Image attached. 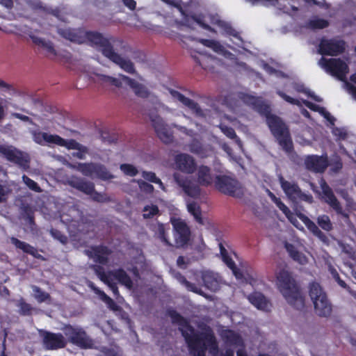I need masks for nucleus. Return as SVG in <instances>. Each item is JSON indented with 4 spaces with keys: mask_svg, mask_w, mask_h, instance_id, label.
Here are the masks:
<instances>
[{
    "mask_svg": "<svg viewBox=\"0 0 356 356\" xmlns=\"http://www.w3.org/2000/svg\"><path fill=\"white\" fill-rule=\"evenodd\" d=\"M169 315L172 323L179 325V329L193 356H205V351L207 348L209 349L211 353L216 354L218 346L213 333L209 327L204 326L201 332L198 333L185 318L175 311H170Z\"/></svg>",
    "mask_w": 356,
    "mask_h": 356,
    "instance_id": "nucleus-1",
    "label": "nucleus"
},
{
    "mask_svg": "<svg viewBox=\"0 0 356 356\" xmlns=\"http://www.w3.org/2000/svg\"><path fill=\"white\" fill-rule=\"evenodd\" d=\"M84 33L85 40L87 39L92 44L102 47L101 51L104 56L118 65L126 72L132 74H136L134 63L115 52L113 46L101 33L97 32H84Z\"/></svg>",
    "mask_w": 356,
    "mask_h": 356,
    "instance_id": "nucleus-2",
    "label": "nucleus"
},
{
    "mask_svg": "<svg viewBox=\"0 0 356 356\" xmlns=\"http://www.w3.org/2000/svg\"><path fill=\"white\" fill-rule=\"evenodd\" d=\"M277 284L287 302L298 310L305 307V298L291 274L282 270L277 275Z\"/></svg>",
    "mask_w": 356,
    "mask_h": 356,
    "instance_id": "nucleus-3",
    "label": "nucleus"
},
{
    "mask_svg": "<svg viewBox=\"0 0 356 356\" xmlns=\"http://www.w3.org/2000/svg\"><path fill=\"white\" fill-rule=\"evenodd\" d=\"M318 64L327 72L344 81L346 89L356 100V87L345 81L346 76L348 73V67L344 61L339 58L326 59L321 58L318 61Z\"/></svg>",
    "mask_w": 356,
    "mask_h": 356,
    "instance_id": "nucleus-4",
    "label": "nucleus"
},
{
    "mask_svg": "<svg viewBox=\"0 0 356 356\" xmlns=\"http://www.w3.org/2000/svg\"><path fill=\"white\" fill-rule=\"evenodd\" d=\"M266 117V122L273 134L277 138L280 145L287 153H290L293 149V143L289 129L280 118L270 114H263Z\"/></svg>",
    "mask_w": 356,
    "mask_h": 356,
    "instance_id": "nucleus-5",
    "label": "nucleus"
},
{
    "mask_svg": "<svg viewBox=\"0 0 356 356\" xmlns=\"http://www.w3.org/2000/svg\"><path fill=\"white\" fill-rule=\"evenodd\" d=\"M319 184L323 193L322 198L337 212V214L340 215L343 218L345 223L348 227L353 228L354 226L350 220L349 215L343 211L342 207L334 195L332 188L323 179L320 180Z\"/></svg>",
    "mask_w": 356,
    "mask_h": 356,
    "instance_id": "nucleus-6",
    "label": "nucleus"
},
{
    "mask_svg": "<svg viewBox=\"0 0 356 356\" xmlns=\"http://www.w3.org/2000/svg\"><path fill=\"white\" fill-rule=\"evenodd\" d=\"M77 170L85 176L97 178L103 181L110 180L115 177L104 165L99 163H79Z\"/></svg>",
    "mask_w": 356,
    "mask_h": 356,
    "instance_id": "nucleus-7",
    "label": "nucleus"
},
{
    "mask_svg": "<svg viewBox=\"0 0 356 356\" xmlns=\"http://www.w3.org/2000/svg\"><path fill=\"white\" fill-rule=\"evenodd\" d=\"M278 179L284 193L293 203H298L299 201L313 202V197L304 193L296 183L285 180L281 175H279Z\"/></svg>",
    "mask_w": 356,
    "mask_h": 356,
    "instance_id": "nucleus-8",
    "label": "nucleus"
},
{
    "mask_svg": "<svg viewBox=\"0 0 356 356\" xmlns=\"http://www.w3.org/2000/svg\"><path fill=\"white\" fill-rule=\"evenodd\" d=\"M170 221L174 231L175 246L178 248L184 247L190 240V227L179 218L171 217Z\"/></svg>",
    "mask_w": 356,
    "mask_h": 356,
    "instance_id": "nucleus-9",
    "label": "nucleus"
},
{
    "mask_svg": "<svg viewBox=\"0 0 356 356\" xmlns=\"http://www.w3.org/2000/svg\"><path fill=\"white\" fill-rule=\"evenodd\" d=\"M173 179L186 195L194 198L200 195V186L191 177L175 172L173 175Z\"/></svg>",
    "mask_w": 356,
    "mask_h": 356,
    "instance_id": "nucleus-10",
    "label": "nucleus"
},
{
    "mask_svg": "<svg viewBox=\"0 0 356 356\" xmlns=\"http://www.w3.org/2000/svg\"><path fill=\"white\" fill-rule=\"evenodd\" d=\"M0 154L8 161L17 164L23 169L29 168L30 158L28 154L18 150L12 145H0Z\"/></svg>",
    "mask_w": 356,
    "mask_h": 356,
    "instance_id": "nucleus-11",
    "label": "nucleus"
},
{
    "mask_svg": "<svg viewBox=\"0 0 356 356\" xmlns=\"http://www.w3.org/2000/svg\"><path fill=\"white\" fill-rule=\"evenodd\" d=\"M149 115L157 136L165 143H172L174 139L173 132L163 118L155 113H150Z\"/></svg>",
    "mask_w": 356,
    "mask_h": 356,
    "instance_id": "nucleus-12",
    "label": "nucleus"
},
{
    "mask_svg": "<svg viewBox=\"0 0 356 356\" xmlns=\"http://www.w3.org/2000/svg\"><path fill=\"white\" fill-rule=\"evenodd\" d=\"M216 186L220 192L226 195L241 197L243 194L240 184L228 176H217Z\"/></svg>",
    "mask_w": 356,
    "mask_h": 356,
    "instance_id": "nucleus-13",
    "label": "nucleus"
},
{
    "mask_svg": "<svg viewBox=\"0 0 356 356\" xmlns=\"http://www.w3.org/2000/svg\"><path fill=\"white\" fill-rule=\"evenodd\" d=\"M64 332L71 343L82 348H90L93 345L92 340L81 328L67 325L64 328Z\"/></svg>",
    "mask_w": 356,
    "mask_h": 356,
    "instance_id": "nucleus-14",
    "label": "nucleus"
},
{
    "mask_svg": "<svg viewBox=\"0 0 356 356\" xmlns=\"http://www.w3.org/2000/svg\"><path fill=\"white\" fill-rule=\"evenodd\" d=\"M42 338L44 347L47 350H56L65 347L67 341L63 334L52 333L43 330H38Z\"/></svg>",
    "mask_w": 356,
    "mask_h": 356,
    "instance_id": "nucleus-15",
    "label": "nucleus"
},
{
    "mask_svg": "<svg viewBox=\"0 0 356 356\" xmlns=\"http://www.w3.org/2000/svg\"><path fill=\"white\" fill-rule=\"evenodd\" d=\"M344 50V43L336 39H323L318 48V53L324 55L335 56Z\"/></svg>",
    "mask_w": 356,
    "mask_h": 356,
    "instance_id": "nucleus-16",
    "label": "nucleus"
},
{
    "mask_svg": "<svg viewBox=\"0 0 356 356\" xmlns=\"http://www.w3.org/2000/svg\"><path fill=\"white\" fill-rule=\"evenodd\" d=\"M177 168L187 174H193L197 169L195 159L188 154H179L175 158Z\"/></svg>",
    "mask_w": 356,
    "mask_h": 356,
    "instance_id": "nucleus-17",
    "label": "nucleus"
},
{
    "mask_svg": "<svg viewBox=\"0 0 356 356\" xmlns=\"http://www.w3.org/2000/svg\"><path fill=\"white\" fill-rule=\"evenodd\" d=\"M33 136V141L40 145H56L60 146L63 141V138L56 134H51L47 132H42L40 131L33 130L31 131Z\"/></svg>",
    "mask_w": 356,
    "mask_h": 356,
    "instance_id": "nucleus-18",
    "label": "nucleus"
},
{
    "mask_svg": "<svg viewBox=\"0 0 356 356\" xmlns=\"http://www.w3.org/2000/svg\"><path fill=\"white\" fill-rule=\"evenodd\" d=\"M307 169L316 172H323L328 165L327 157L316 155L308 156L305 160Z\"/></svg>",
    "mask_w": 356,
    "mask_h": 356,
    "instance_id": "nucleus-19",
    "label": "nucleus"
},
{
    "mask_svg": "<svg viewBox=\"0 0 356 356\" xmlns=\"http://www.w3.org/2000/svg\"><path fill=\"white\" fill-rule=\"evenodd\" d=\"M85 253L95 262L105 264L108 261V257L111 254V251L106 247L95 246L86 250Z\"/></svg>",
    "mask_w": 356,
    "mask_h": 356,
    "instance_id": "nucleus-20",
    "label": "nucleus"
},
{
    "mask_svg": "<svg viewBox=\"0 0 356 356\" xmlns=\"http://www.w3.org/2000/svg\"><path fill=\"white\" fill-rule=\"evenodd\" d=\"M67 183L70 186L88 195L93 192L95 188L94 183L77 177H71L67 179Z\"/></svg>",
    "mask_w": 356,
    "mask_h": 356,
    "instance_id": "nucleus-21",
    "label": "nucleus"
},
{
    "mask_svg": "<svg viewBox=\"0 0 356 356\" xmlns=\"http://www.w3.org/2000/svg\"><path fill=\"white\" fill-rule=\"evenodd\" d=\"M60 146L64 147L69 150H78L77 152H74L72 155L73 156L76 157L79 159H83L85 158L86 154H87L88 152V149L87 147L80 144L74 139L65 140L63 138V141L61 142Z\"/></svg>",
    "mask_w": 356,
    "mask_h": 356,
    "instance_id": "nucleus-22",
    "label": "nucleus"
},
{
    "mask_svg": "<svg viewBox=\"0 0 356 356\" xmlns=\"http://www.w3.org/2000/svg\"><path fill=\"white\" fill-rule=\"evenodd\" d=\"M120 78L124 81L134 91L136 95L141 98H147L149 95V92L147 88L142 83H138L127 76L120 74Z\"/></svg>",
    "mask_w": 356,
    "mask_h": 356,
    "instance_id": "nucleus-23",
    "label": "nucleus"
},
{
    "mask_svg": "<svg viewBox=\"0 0 356 356\" xmlns=\"http://www.w3.org/2000/svg\"><path fill=\"white\" fill-rule=\"evenodd\" d=\"M196 170L197 181L200 186H208L213 183V177L209 167L202 165Z\"/></svg>",
    "mask_w": 356,
    "mask_h": 356,
    "instance_id": "nucleus-24",
    "label": "nucleus"
},
{
    "mask_svg": "<svg viewBox=\"0 0 356 356\" xmlns=\"http://www.w3.org/2000/svg\"><path fill=\"white\" fill-rule=\"evenodd\" d=\"M171 95L172 97L179 102H181L183 104L188 106L190 109H191L197 115L203 116L204 113L199 105L195 102L193 100L185 97L178 91L171 90Z\"/></svg>",
    "mask_w": 356,
    "mask_h": 356,
    "instance_id": "nucleus-25",
    "label": "nucleus"
},
{
    "mask_svg": "<svg viewBox=\"0 0 356 356\" xmlns=\"http://www.w3.org/2000/svg\"><path fill=\"white\" fill-rule=\"evenodd\" d=\"M313 305L314 312L318 316L327 317L332 314V306L327 297L316 301Z\"/></svg>",
    "mask_w": 356,
    "mask_h": 356,
    "instance_id": "nucleus-26",
    "label": "nucleus"
},
{
    "mask_svg": "<svg viewBox=\"0 0 356 356\" xmlns=\"http://www.w3.org/2000/svg\"><path fill=\"white\" fill-rule=\"evenodd\" d=\"M298 216L302 220L307 229L316 236H317L323 243H327L328 238L325 234L318 227V226L311 220L307 216L302 213H298Z\"/></svg>",
    "mask_w": 356,
    "mask_h": 356,
    "instance_id": "nucleus-27",
    "label": "nucleus"
},
{
    "mask_svg": "<svg viewBox=\"0 0 356 356\" xmlns=\"http://www.w3.org/2000/svg\"><path fill=\"white\" fill-rule=\"evenodd\" d=\"M202 279L204 285L212 291H217L220 287V282L218 276L210 271L202 272Z\"/></svg>",
    "mask_w": 356,
    "mask_h": 356,
    "instance_id": "nucleus-28",
    "label": "nucleus"
},
{
    "mask_svg": "<svg viewBox=\"0 0 356 356\" xmlns=\"http://www.w3.org/2000/svg\"><path fill=\"white\" fill-rule=\"evenodd\" d=\"M243 100L245 104L252 106L262 115L269 113V106L265 104L261 98L246 95L243 96Z\"/></svg>",
    "mask_w": 356,
    "mask_h": 356,
    "instance_id": "nucleus-29",
    "label": "nucleus"
},
{
    "mask_svg": "<svg viewBox=\"0 0 356 356\" xmlns=\"http://www.w3.org/2000/svg\"><path fill=\"white\" fill-rule=\"evenodd\" d=\"M59 34L71 42L81 44L85 42L84 31L81 30L59 29Z\"/></svg>",
    "mask_w": 356,
    "mask_h": 356,
    "instance_id": "nucleus-30",
    "label": "nucleus"
},
{
    "mask_svg": "<svg viewBox=\"0 0 356 356\" xmlns=\"http://www.w3.org/2000/svg\"><path fill=\"white\" fill-rule=\"evenodd\" d=\"M309 296L313 303L327 297L323 288L319 283L316 282L309 284Z\"/></svg>",
    "mask_w": 356,
    "mask_h": 356,
    "instance_id": "nucleus-31",
    "label": "nucleus"
},
{
    "mask_svg": "<svg viewBox=\"0 0 356 356\" xmlns=\"http://www.w3.org/2000/svg\"><path fill=\"white\" fill-rule=\"evenodd\" d=\"M111 278L117 280L120 284L125 286L127 289H131L133 287V282L127 273L122 269H118L109 271Z\"/></svg>",
    "mask_w": 356,
    "mask_h": 356,
    "instance_id": "nucleus-32",
    "label": "nucleus"
},
{
    "mask_svg": "<svg viewBox=\"0 0 356 356\" xmlns=\"http://www.w3.org/2000/svg\"><path fill=\"white\" fill-rule=\"evenodd\" d=\"M186 208L188 213L192 215L197 222L200 225H205V220L202 217L200 206L194 201H188L186 203Z\"/></svg>",
    "mask_w": 356,
    "mask_h": 356,
    "instance_id": "nucleus-33",
    "label": "nucleus"
},
{
    "mask_svg": "<svg viewBox=\"0 0 356 356\" xmlns=\"http://www.w3.org/2000/svg\"><path fill=\"white\" fill-rule=\"evenodd\" d=\"M182 118L184 120L180 123H172V127L187 136H193V130L192 129V125L193 123L191 119L186 117L185 115H183Z\"/></svg>",
    "mask_w": 356,
    "mask_h": 356,
    "instance_id": "nucleus-34",
    "label": "nucleus"
},
{
    "mask_svg": "<svg viewBox=\"0 0 356 356\" xmlns=\"http://www.w3.org/2000/svg\"><path fill=\"white\" fill-rule=\"evenodd\" d=\"M248 300L252 305L259 309L268 310L269 309V303L265 297L260 293H253L248 296Z\"/></svg>",
    "mask_w": 356,
    "mask_h": 356,
    "instance_id": "nucleus-35",
    "label": "nucleus"
},
{
    "mask_svg": "<svg viewBox=\"0 0 356 356\" xmlns=\"http://www.w3.org/2000/svg\"><path fill=\"white\" fill-rule=\"evenodd\" d=\"M168 229L162 223H158L154 228V236L161 241L163 243L168 246H172V243L170 242L167 237Z\"/></svg>",
    "mask_w": 356,
    "mask_h": 356,
    "instance_id": "nucleus-36",
    "label": "nucleus"
},
{
    "mask_svg": "<svg viewBox=\"0 0 356 356\" xmlns=\"http://www.w3.org/2000/svg\"><path fill=\"white\" fill-rule=\"evenodd\" d=\"M11 243L15 245L16 248L21 249L24 252L29 253L36 258H39L41 256L38 254V250L25 242L21 241L15 237L10 238Z\"/></svg>",
    "mask_w": 356,
    "mask_h": 356,
    "instance_id": "nucleus-37",
    "label": "nucleus"
},
{
    "mask_svg": "<svg viewBox=\"0 0 356 356\" xmlns=\"http://www.w3.org/2000/svg\"><path fill=\"white\" fill-rule=\"evenodd\" d=\"M285 248L293 260L296 261L300 264H305L307 263V258L302 253L298 251L294 245L286 243Z\"/></svg>",
    "mask_w": 356,
    "mask_h": 356,
    "instance_id": "nucleus-38",
    "label": "nucleus"
},
{
    "mask_svg": "<svg viewBox=\"0 0 356 356\" xmlns=\"http://www.w3.org/2000/svg\"><path fill=\"white\" fill-rule=\"evenodd\" d=\"M89 286L92 289V291L99 296L102 300H103L111 309L113 311H118L120 309V307L117 305L110 297H108L104 292L95 287L92 283H90Z\"/></svg>",
    "mask_w": 356,
    "mask_h": 356,
    "instance_id": "nucleus-39",
    "label": "nucleus"
},
{
    "mask_svg": "<svg viewBox=\"0 0 356 356\" xmlns=\"http://www.w3.org/2000/svg\"><path fill=\"white\" fill-rule=\"evenodd\" d=\"M222 337L228 344L242 348L243 340L241 337L234 331L225 330L222 334Z\"/></svg>",
    "mask_w": 356,
    "mask_h": 356,
    "instance_id": "nucleus-40",
    "label": "nucleus"
},
{
    "mask_svg": "<svg viewBox=\"0 0 356 356\" xmlns=\"http://www.w3.org/2000/svg\"><path fill=\"white\" fill-rule=\"evenodd\" d=\"M303 103L308 108L318 111L320 113H321L324 118L329 122L332 125H334V122L335 120L334 118L332 117L329 112H327L324 108L316 106L308 101H304Z\"/></svg>",
    "mask_w": 356,
    "mask_h": 356,
    "instance_id": "nucleus-41",
    "label": "nucleus"
},
{
    "mask_svg": "<svg viewBox=\"0 0 356 356\" xmlns=\"http://www.w3.org/2000/svg\"><path fill=\"white\" fill-rule=\"evenodd\" d=\"M329 22L323 19L313 17L307 23L306 26L311 29H321L328 26Z\"/></svg>",
    "mask_w": 356,
    "mask_h": 356,
    "instance_id": "nucleus-42",
    "label": "nucleus"
},
{
    "mask_svg": "<svg viewBox=\"0 0 356 356\" xmlns=\"http://www.w3.org/2000/svg\"><path fill=\"white\" fill-rule=\"evenodd\" d=\"M198 42L203 45L212 49L215 52L220 54L224 47L218 41L213 40L199 39Z\"/></svg>",
    "mask_w": 356,
    "mask_h": 356,
    "instance_id": "nucleus-43",
    "label": "nucleus"
},
{
    "mask_svg": "<svg viewBox=\"0 0 356 356\" xmlns=\"http://www.w3.org/2000/svg\"><path fill=\"white\" fill-rule=\"evenodd\" d=\"M32 290L33 292V296L38 300V302H43L51 301L50 295L42 291L38 286H32Z\"/></svg>",
    "mask_w": 356,
    "mask_h": 356,
    "instance_id": "nucleus-44",
    "label": "nucleus"
},
{
    "mask_svg": "<svg viewBox=\"0 0 356 356\" xmlns=\"http://www.w3.org/2000/svg\"><path fill=\"white\" fill-rule=\"evenodd\" d=\"M177 279H178L179 282L181 284H184L188 291H193V292L200 294L201 296H204L203 291H202V289L200 288L197 286L195 284H192V283L189 282L188 281H187L186 279L181 275L179 274L177 276Z\"/></svg>",
    "mask_w": 356,
    "mask_h": 356,
    "instance_id": "nucleus-45",
    "label": "nucleus"
},
{
    "mask_svg": "<svg viewBox=\"0 0 356 356\" xmlns=\"http://www.w3.org/2000/svg\"><path fill=\"white\" fill-rule=\"evenodd\" d=\"M95 75L98 77L99 81L103 83H108L118 88H121L122 86V81L119 79L98 73H96Z\"/></svg>",
    "mask_w": 356,
    "mask_h": 356,
    "instance_id": "nucleus-46",
    "label": "nucleus"
},
{
    "mask_svg": "<svg viewBox=\"0 0 356 356\" xmlns=\"http://www.w3.org/2000/svg\"><path fill=\"white\" fill-rule=\"evenodd\" d=\"M159 214V209L156 205L149 204L144 207L143 209V216L145 219L152 218Z\"/></svg>",
    "mask_w": 356,
    "mask_h": 356,
    "instance_id": "nucleus-47",
    "label": "nucleus"
},
{
    "mask_svg": "<svg viewBox=\"0 0 356 356\" xmlns=\"http://www.w3.org/2000/svg\"><path fill=\"white\" fill-rule=\"evenodd\" d=\"M318 225L325 231L330 232L333 229L330 217L327 215L319 216L317 219Z\"/></svg>",
    "mask_w": 356,
    "mask_h": 356,
    "instance_id": "nucleus-48",
    "label": "nucleus"
},
{
    "mask_svg": "<svg viewBox=\"0 0 356 356\" xmlns=\"http://www.w3.org/2000/svg\"><path fill=\"white\" fill-rule=\"evenodd\" d=\"M220 129H221L222 132L228 138L231 139H235V141L236 144L238 145V147L240 148H242V143L240 140V139L237 138L236 133L232 128L225 126L224 124H220Z\"/></svg>",
    "mask_w": 356,
    "mask_h": 356,
    "instance_id": "nucleus-49",
    "label": "nucleus"
},
{
    "mask_svg": "<svg viewBox=\"0 0 356 356\" xmlns=\"http://www.w3.org/2000/svg\"><path fill=\"white\" fill-rule=\"evenodd\" d=\"M214 23L221 27L226 33L235 37L241 42H242V40L238 35V33L234 30L227 23L220 19H216Z\"/></svg>",
    "mask_w": 356,
    "mask_h": 356,
    "instance_id": "nucleus-50",
    "label": "nucleus"
},
{
    "mask_svg": "<svg viewBox=\"0 0 356 356\" xmlns=\"http://www.w3.org/2000/svg\"><path fill=\"white\" fill-rule=\"evenodd\" d=\"M31 38L35 44L42 46L43 48H44L49 52L55 54V51H54L53 44L51 42H47V41L44 40L43 39L38 38L37 36H35V35H31Z\"/></svg>",
    "mask_w": 356,
    "mask_h": 356,
    "instance_id": "nucleus-51",
    "label": "nucleus"
},
{
    "mask_svg": "<svg viewBox=\"0 0 356 356\" xmlns=\"http://www.w3.org/2000/svg\"><path fill=\"white\" fill-rule=\"evenodd\" d=\"M142 176L145 179H146L149 181H151V182H153L155 184H158L162 190H165V187H164L162 181H161L160 179L156 177L155 173H154L152 172L143 171Z\"/></svg>",
    "mask_w": 356,
    "mask_h": 356,
    "instance_id": "nucleus-52",
    "label": "nucleus"
},
{
    "mask_svg": "<svg viewBox=\"0 0 356 356\" xmlns=\"http://www.w3.org/2000/svg\"><path fill=\"white\" fill-rule=\"evenodd\" d=\"M89 195L93 201L97 202L103 203L111 201V198L106 193H99L96 191L95 188L93 189V192H92Z\"/></svg>",
    "mask_w": 356,
    "mask_h": 356,
    "instance_id": "nucleus-53",
    "label": "nucleus"
},
{
    "mask_svg": "<svg viewBox=\"0 0 356 356\" xmlns=\"http://www.w3.org/2000/svg\"><path fill=\"white\" fill-rule=\"evenodd\" d=\"M92 268L95 270L96 275L104 283L108 282V280L111 279V275H109V272L108 273H105L103 270L102 267L99 266H92Z\"/></svg>",
    "mask_w": 356,
    "mask_h": 356,
    "instance_id": "nucleus-54",
    "label": "nucleus"
},
{
    "mask_svg": "<svg viewBox=\"0 0 356 356\" xmlns=\"http://www.w3.org/2000/svg\"><path fill=\"white\" fill-rule=\"evenodd\" d=\"M120 168L125 175L131 177L136 175L138 172V170L131 164H122Z\"/></svg>",
    "mask_w": 356,
    "mask_h": 356,
    "instance_id": "nucleus-55",
    "label": "nucleus"
},
{
    "mask_svg": "<svg viewBox=\"0 0 356 356\" xmlns=\"http://www.w3.org/2000/svg\"><path fill=\"white\" fill-rule=\"evenodd\" d=\"M220 253L222 257L223 261L227 265L229 268H234L235 267L234 262L232 259L227 255V250L222 246V244H220Z\"/></svg>",
    "mask_w": 356,
    "mask_h": 356,
    "instance_id": "nucleus-56",
    "label": "nucleus"
},
{
    "mask_svg": "<svg viewBox=\"0 0 356 356\" xmlns=\"http://www.w3.org/2000/svg\"><path fill=\"white\" fill-rule=\"evenodd\" d=\"M24 183L32 191L40 193L42 191L38 184L26 175L22 177Z\"/></svg>",
    "mask_w": 356,
    "mask_h": 356,
    "instance_id": "nucleus-57",
    "label": "nucleus"
},
{
    "mask_svg": "<svg viewBox=\"0 0 356 356\" xmlns=\"http://www.w3.org/2000/svg\"><path fill=\"white\" fill-rule=\"evenodd\" d=\"M11 193L12 189L8 186L0 184V203L6 202Z\"/></svg>",
    "mask_w": 356,
    "mask_h": 356,
    "instance_id": "nucleus-58",
    "label": "nucleus"
},
{
    "mask_svg": "<svg viewBox=\"0 0 356 356\" xmlns=\"http://www.w3.org/2000/svg\"><path fill=\"white\" fill-rule=\"evenodd\" d=\"M19 313L22 315H29L33 309L30 305L26 303L23 300L19 302Z\"/></svg>",
    "mask_w": 356,
    "mask_h": 356,
    "instance_id": "nucleus-59",
    "label": "nucleus"
},
{
    "mask_svg": "<svg viewBox=\"0 0 356 356\" xmlns=\"http://www.w3.org/2000/svg\"><path fill=\"white\" fill-rule=\"evenodd\" d=\"M294 88L298 92H304V93L307 94L308 96L311 97L316 102H321V100H322L320 97L314 95L309 90L305 88L303 85L295 83Z\"/></svg>",
    "mask_w": 356,
    "mask_h": 356,
    "instance_id": "nucleus-60",
    "label": "nucleus"
},
{
    "mask_svg": "<svg viewBox=\"0 0 356 356\" xmlns=\"http://www.w3.org/2000/svg\"><path fill=\"white\" fill-rule=\"evenodd\" d=\"M272 197L277 207L285 214V216L291 212L289 209L280 199L277 198L273 195H272Z\"/></svg>",
    "mask_w": 356,
    "mask_h": 356,
    "instance_id": "nucleus-61",
    "label": "nucleus"
},
{
    "mask_svg": "<svg viewBox=\"0 0 356 356\" xmlns=\"http://www.w3.org/2000/svg\"><path fill=\"white\" fill-rule=\"evenodd\" d=\"M51 234L54 238L58 240L61 243L66 244L67 243V237L63 235L59 231L51 229Z\"/></svg>",
    "mask_w": 356,
    "mask_h": 356,
    "instance_id": "nucleus-62",
    "label": "nucleus"
},
{
    "mask_svg": "<svg viewBox=\"0 0 356 356\" xmlns=\"http://www.w3.org/2000/svg\"><path fill=\"white\" fill-rule=\"evenodd\" d=\"M137 183L138 184L139 188L141 191L150 193L153 192L154 187L152 185L143 181V180H138Z\"/></svg>",
    "mask_w": 356,
    "mask_h": 356,
    "instance_id": "nucleus-63",
    "label": "nucleus"
},
{
    "mask_svg": "<svg viewBox=\"0 0 356 356\" xmlns=\"http://www.w3.org/2000/svg\"><path fill=\"white\" fill-rule=\"evenodd\" d=\"M277 93L282 98H283L286 102H289L290 104H292L300 105V103L299 100L295 99L291 97L290 96L286 95L283 92H282L280 90H277Z\"/></svg>",
    "mask_w": 356,
    "mask_h": 356,
    "instance_id": "nucleus-64",
    "label": "nucleus"
}]
</instances>
